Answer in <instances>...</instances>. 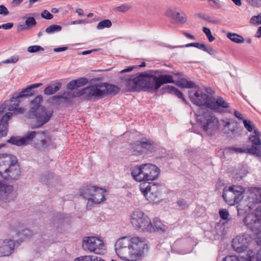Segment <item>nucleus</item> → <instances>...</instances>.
Wrapping results in <instances>:
<instances>
[{
  "label": "nucleus",
  "mask_w": 261,
  "mask_h": 261,
  "mask_svg": "<svg viewBox=\"0 0 261 261\" xmlns=\"http://www.w3.org/2000/svg\"><path fill=\"white\" fill-rule=\"evenodd\" d=\"M243 123L244 127L249 132H251L252 131H254L255 128V125L250 120L244 119L243 120Z\"/></svg>",
  "instance_id": "79ce46f5"
},
{
  "label": "nucleus",
  "mask_w": 261,
  "mask_h": 261,
  "mask_svg": "<svg viewBox=\"0 0 261 261\" xmlns=\"http://www.w3.org/2000/svg\"><path fill=\"white\" fill-rule=\"evenodd\" d=\"M76 82L74 80H72L71 82H70L67 85V88L69 90H70L71 91H73V90L77 88V84Z\"/></svg>",
  "instance_id": "13d9d810"
},
{
  "label": "nucleus",
  "mask_w": 261,
  "mask_h": 261,
  "mask_svg": "<svg viewBox=\"0 0 261 261\" xmlns=\"http://www.w3.org/2000/svg\"><path fill=\"white\" fill-rule=\"evenodd\" d=\"M38 132L30 131L27 132L24 136L22 137L24 145L30 144L33 142L35 144V141L37 137Z\"/></svg>",
  "instance_id": "c85d7f7f"
},
{
  "label": "nucleus",
  "mask_w": 261,
  "mask_h": 261,
  "mask_svg": "<svg viewBox=\"0 0 261 261\" xmlns=\"http://www.w3.org/2000/svg\"><path fill=\"white\" fill-rule=\"evenodd\" d=\"M74 81L76 82V84L78 88L86 85L88 82V79L86 77H81Z\"/></svg>",
  "instance_id": "6e6d98bb"
},
{
  "label": "nucleus",
  "mask_w": 261,
  "mask_h": 261,
  "mask_svg": "<svg viewBox=\"0 0 261 261\" xmlns=\"http://www.w3.org/2000/svg\"><path fill=\"white\" fill-rule=\"evenodd\" d=\"M250 23L253 24H261V13H259L256 16H252L250 19Z\"/></svg>",
  "instance_id": "8fccbe9b"
},
{
  "label": "nucleus",
  "mask_w": 261,
  "mask_h": 261,
  "mask_svg": "<svg viewBox=\"0 0 261 261\" xmlns=\"http://www.w3.org/2000/svg\"><path fill=\"white\" fill-rule=\"evenodd\" d=\"M112 26V22L109 19H105L100 21L97 27V30H101L105 28H110Z\"/></svg>",
  "instance_id": "ea45409f"
},
{
  "label": "nucleus",
  "mask_w": 261,
  "mask_h": 261,
  "mask_svg": "<svg viewBox=\"0 0 261 261\" xmlns=\"http://www.w3.org/2000/svg\"><path fill=\"white\" fill-rule=\"evenodd\" d=\"M13 188L11 186L0 187V199L6 200L9 195L12 192Z\"/></svg>",
  "instance_id": "2f4dec72"
},
{
  "label": "nucleus",
  "mask_w": 261,
  "mask_h": 261,
  "mask_svg": "<svg viewBox=\"0 0 261 261\" xmlns=\"http://www.w3.org/2000/svg\"><path fill=\"white\" fill-rule=\"evenodd\" d=\"M115 247L117 255L125 260L137 259L144 253V251H139L136 248L133 249L132 248H125L120 246Z\"/></svg>",
  "instance_id": "9b49d317"
},
{
  "label": "nucleus",
  "mask_w": 261,
  "mask_h": 261,
  "mask_svg": "<svg viewBox=\"0 0 261 261\" xmlns=\"http://www.w3.org/2000/svg\"><path fill=\"white\" fill-rule=\"evenodd\" d=\"M164 92H168L171 93L175 94L177 97H179V91L173 86L167 85L163 88Z\"/></svg>",
  "instance_id": "a19ab883"
},
{
  "label": "nucleus",
  "mask_w": 261,
  "mask_h": 261,
  "mask_svg": "<svg viewBox=\"0 0 261 261\" xmlns=\"http://www.w3.org/2000/svg\"><path fill=\"white\" fill-rule=\"evenodd\" d=\"M244 189L241 186H232L223 188V198L230 205L238 203L243 198Z\"/></svg>",
  "instance_id": "20e7f679"
},
{
  "label": "nucleus",
  "mask_w": 261,
  "mask_h": 261,
  "mask_svg": "<svg viewBox=\"0 0 261 261\" xmlns=\"http://www.w3.org/2000/svg\"><path fill=\"white\" fill-rule=\"evenodd\" d=\"M161 188L160 185L147 182L141 183L139 187L141 192L150 202L158 201Z\"/></svg>",
  "instance_id": "0eeeda50"
},
{
  "label": "nucleus",
  "mask_w": 261,
  "mask_h": 261,
  "mask_svg": "<svg viewBox=\"0 0 261 261\" xmlns=\"http://www.w3.org/2000/svg\"><path fill=\"white\" fill-rule=\"evenodd\" d=\"M252 241V237L247 233L237 236L232 241V247L239 253L243 252Z\"/></svg>",
  "instance_id": "ddd939ff"
},
{
  "label": "nucleus",
  "mask_w": 261,
  "mask_h": 261,
  "mask_svg": "<svg viewBox=\"0 0 261 261\" xmlns=\"http://www.w3.org/2000/svg\"><path fill=\"white\" fill-rule=\"evenodd\" d=\"M132 8V6L127 4H123L120 6L116 7L114 9L115 12H125Z\"/></svg>",
  "instance_id": "37998d69"
},
{
  "label": "nucleus",
  "mask_w": 261,
  "mask_h": 261,
  "mask_svg": "<svg viewBox=\"0 0 261 261\" xmlns=\"http://www.w3.org/2000/svg\"><path fill=\"white\" fill-rule=\"evenodd\" d=\"M219 214L221 219L227 221L228 220L229 214L227 210L221 209L219 211Z\"/></svg>",
  "instance_id": "603ef678"
},
{
  "label": "nucleus",
  "mask_w": 261,
  "mask_h": 261,
  "mask_svg": "<svg viewBox=\"0 0 261 261\" xmlns=\"http://www.w3.org/2000/svg\"><path fill=\"white\" fill-rule=\"evenodd\" d=\"M42 100V96L41 95H37L34 100L31 101L33 106L31 108H38V107H42L40 105V102Z\"/></svg>",
  "instance_id": "de8ad7c7"
},
{
  "label": "nucleus",
  "mask_w": 261,
  "mask_h": 261,
  "mask_svg": "<svg viewBox=\"0 0 261 261\" xmlns=\"http://www.w3.org/2000/svg\"><path fill=\"white\" fill-rule=\"evenodd\" d=\"M7 143L18 146H24L23 143L22 138L20 137H11V138L7 141Z\"/></svg>",
  "instance_id": "4c0bfd02"
},
{
  "label": "nucleus",
  "mask_w": 261,
  "mask_h": 261,
  "mask_svg": "<svg viewBox=\"0 0 261 261\" xmlns=\"http://www.w3.org/2000/svg\"><path fill=\"white\" fill-rule=\"evenodd\" d=\"M244 222L254 233L261 231V208L257 207L255 212L247 215Z\"/></svg>",
  "instance_id": "1a4fd4ad"
},
{
  "label": "nucleus",
  "mask_w": 261,
  "mask_h": 261,
  "mask_svg": "<svg viewBox=\"0 0 261 261\" xmlns=\"http://www.w3.org/2000/svg\"><path fill=\"white\" fill-rule=\"evenodd\" d=\"M204 51L208 53L210 55L213 56H214L218 53L217 51L215 50L213 48L207 47L206 46L205 47V50H204Z\"/></svg>",
  "instance_id": "e2e57ef3"
},
{
  "label": "nucleus",
  "mask_w": 261,
  "mask_h": 261,
  "mask_svg": "<svg viewBox=\"0 0 261 261\" xmlns=\"http://www.w3.org/2000/svg\"><path fill=\"white\" fill-rule=\"evenodd\" d=\"M210 102L208 105V109L211 110H217L221 108H227L229 107L228 103L221 96L217 97L216 99L214 96H212Z\"/></svg>",
  "instance_id": "393cba45"
},
{
  "label": "nucleus",
  "mask_w": 261,
  "mask_h": 261,
  "mask_svg": "<svg viewBox=\"0 0 261 261\" xmlns=\"http://www.w3.org/2000/svg\"><path fill=\"white\" fill-rule=\"evenodd\" d=\"M202 31L207 37L210 42H213L215 39V38L212 35L209 28L204 27L202 28Z\"/></svg>",
  "instance_id": "3c124183"
},
{
  "label": "nucleus",
  "mask_w": 261,
  "mask_h": 261,
  "mask_svg": "<svg viewBox=\"0 0 261 261\" xmlns=\"http://www.w3.org/2000/svg\"><path fill=\"white\" fill-rule=\"evenodd\" d=\"M12 116L11 112H7L0 119V137L6 136L8 130V120Z\"/></svg>",
  "instance_id": "bb28decb"
},
{
  "label": "nucleus",
  "mask_w": 261,
  "mask_h": 261,
  "mask_svg": "<svg viewBox=\"0 0 261 261\" xmlns=\"http://www.w3.org/2000/svg\"><path fill=\"white\" fill-rule=\"evenodd\" d=\"M130 222L134 228L140 232H152L154 230L150 218L140 211H135L132 214Z\"/></svg>",
  "instance_id": "f03ea898"
},
{
  "label": "nucleus",
  "mask_w": 261,
  "mask_h": 261,
  "mask_svg": "<svg viewBox=\"0 0 261 261\" xmlns=\"http://www.w3.org/2000/svg\"><path fill=\"white\" fill-rule=\"evenodd\" d=\"M177 10V8H170L165 13V15L169 18L172 23H178L179 22V13Z\"/></svg>",
  "instance_id": "cd10ccee"
},
{
  "label": "nucleus",
  "mask_w": 261,
  "mask_h": 261,
  "mask_svg": "<svg viewBox=\"0 0 261 261\" xmlns=\"http://www.w3.org/2000/svg\"><path fill=\"white\" fill-rule=\"evenodd\" d=\"M24 24L29 29L35 27L37 24V22L34 17H29L26 18Z\"/></svg>",
  "instance_id": "c03bdc74"
},
{
  "label": "nucleus",
  "mask_w": 261,
  "mask_h": 261,
  "mask_svg": "<svg viewBox=\"0 0 261 261\" xmlns=\"http://www.w3.org/2000/svg\"><path fill=\"white\" fill-rule=\"evenodd\" d=\"M61 83H56L55 84L50 85L44 90V93L45 95H50L56 93L61 87Z\"/></svg>",
  "instance_id": "473e14b6"
},
{
  "label": "nucleus",
  "mask_w": 261,
  "mask_h": 261,
  "mask_svg": "<svg viewBox=\"0 0 261 261\" xmlns=\"http://www.w3.org/2000/svg\"><path fill=\"white\" fill-rule=\"evenodd\" d=\"M88 89V88L87 87L82 89L75 90L74 91L64 92L63 93L60 94V97L65 100H68L73 97L85 95L87 98H90L89 97V91L87 90Z\"/></svg>",
  "instance_id": "5701e85b"
},
{
  "label": "nucleus",
  "mask_w": 261,
  "mask_h": 261,
  "mask_svg": "<svg viewBox=\"0 0 261 261\" xmlns=\"http://www.w3.org/2000/svg\"><path fill=\"white\" fill-rule=\"evenodd\" d=\"M35 92L32 90L30 87L28 86L25 89H23L19 94H15L13 96L11 97V100L14 101V106H11L9 108V111H13L16 110L17 108L18 107L19 103L20 102V99L21 98H26L33 95Z\"/></svg>",
  "instance_id": "f3484780"
},
{
  "label": "nucleus",
  "mask_w": 261,
  "mask_h": 261,
  "mask_svg": "<svg viewBox=\"0 0 261 261\" xmlns=\"http://www.w3.org/2000/svg\"><path fill=\"white\" fill-rule=\"evenodd\" d=\"M51 143V137L48 133L38 132L35 141L34 147L37 149L43 150L47 148Z\"/></svg>",
  "instance_id": "2eb2a0df"
},
{
  "label": "nucleus",
  "mask_w": 261,
  "mask_h": 261,
  "mask_svg": "<svg viewBox=\"0 0 261 261\" xmlns=\"http://www.w3.org/2000/svg\"><path fill=\"white\" fill-rule=\"evenodd\" d=\"M97 187L89 186L82 189L81 195L83 197L88 200L90 197H92L93 194L94 193Z\"/></svg>",
  "instance_id": "72a5a7b5"
},
{
  "label": "nucleus",
  "mask_w": 261,
  "mask_h": 261,
  "mask_svg": "<svg viewBox=\"0 0 261 261\" xmlns=\"http://www.w3.org/2000/svg\"><path fill=\"white\" fill-rule=\"evenodd\" d=\"M203 130L212 135L219 128V122L217 118L209 111L204 112L201 116L198 117Z\"/></svg>",
  "instance_id": "39448f33"
},
{
  "label": "nucleus",
  "mask_w": 261,
  "mask_h": 261,
  "mask_svg": "<svg viewBox=\"0 0 261 261\" xmlns=\"http://www.w3.org/2000/svg\"><path fill=\"white\" fill-rule=\"evenodd\" d=\"M195 47L202 49L203 51L205 50L206 46L204 44L200 43L198 42H195Z\"/></svg>",
  "instance_id": "774afa93"
},
{
  "label": "nucleus",
  "mask_w": 261,
  "mask_h": 261,
  "mask_svg": "<svg viewBox=\"0 0 261 261\" xmlns=\"http://www.w3.org/2000/svg\"><path fill=\"white\" fill-rule=\"evenodd\" d=\"M14 242L10 239L0 240V256H9L13 252Z\"/></svg>",
  "instance_id": "aec40b11"
},
{
  "label": "nucleus",
  "mask_w": 261,
  "mask_h": 261,
  "mask_svg": "<svg viewBox=\"0 0 261 261\" xmlns=\"http://www.w3.org/2000/svg\"><path fill=\"white\" fill-rule=\"evenodd\" d=\"M252 7L259 8L261 7V0H245Z\"/></svg>",
  "instance_id": "5fc2aeb1"
},
{
  "label": "nucleus",
  "mask_w": 261,
  "mask_h": 261,
  "mask_svg": "<svg viewBox=\"0 0 261 261\" xmlns=\"http://www.w3.org/2000/svg\"><path fill=\"white\" fill-rule=\"evenodd\" d=\"M115 246L136 248L139 251H144L145 247H147V243L145 239L143 238L134 237L130 238L124 237L117 241Z\"/></svg>",
  "instance_id": "423d86ee"
},
{
  "label": "nucleus",
  "mask_w": 261,
  "mask_h": 261,
  "mask_svg": "<svg viewBox=\"0 0 261 261\" xmlns=\"http://www.w3.org/2000/svg\"><path fill=\"white\" fill-rule=\"evenodd\" d=\"M156 149L155 143L152 140L147 138L141 139L135 142L133 145L134 151L139 154H142L144 152L152 153L155 151Z\"/></svg>",
  "instance_id": "f8f14e48"
},
{
  "label": "nucleus",
  "mask_w": 261,
  "mask_h": 261,
  "mask_svg": "<svg viewBox=\"0 0 261 261\" xmlns=\"http://www.w3.org/2000/svg\"><path fill=\"white\" fill-rule=\"evenodd\" d=\"M146 164H143L140 166L134 167L131 171V174L133 178L139 182L146 181Z\"/></svg>",
  "instance_id": "412c9836"
},
{
  "label": "nucleus",
  "mask_w": 261,
  "mask_h": 261,
  "mask_svg": "<svg viewBox=\"0 0 261 261\" xmlns=\"http://www.w3.org/2000/svg\"><path fill=\"white\" fill-rule=\"evenodd\" d=\"M106 191L102 188L97 187L94 193L93 194L92 197L89 199L88 204L95 203L98 204L105 199Z\"/></svg>",
  "instance_id": "a878e982"
},
{
  "label": "nucleus",
  "mask_w": 261,
  "mask_h": 261,
  "mask_svg": "<svg viewBox=\"0 0 261 261\" xmlns=\"http://www.w3.org/2000/svg\"><path fill=\"white\" fill-rule=\"evenodd\" d=\"M11 165L7 171L4 172V174H3L2 177L7 180L16 179L20 174V169L17 164V162L12 163Z\"/></svg>",
  "instance_id": "4be33fe9"
},
{
  "label": "nucleus",
  "mask_w": 261,
  "mask_h": 261,
  "mask_svg": "<svg viewBox=\"0 0 261 261\" xmlns=\"http://www.w3.org/2000/svg\"><path fill=\"white\" fill-rule=\"evenodd\" d=\"M90 255L82 256L74 259V261H92Z\"/></svg>",
  "instance_id": "052dcab7"
},
{
  "label": "nucleus",
  "mask_w": 261,
  "mask_h": 261,
  "mask_svg": "<svg viewBox=\"0 0 261 261\" xmlns=\"http://www.w3.org/2000/svg\"><path fill=\"white\" fill-rule=\"evenodd\" d=\"M53 111L47 110L43 107L31 108L28 115L31 119H35L36 122L32 127L39 128L46 123L53 115Z\"/></svg>",
  "instance_id": "7ed1b4c3"
},
{
  "label": "nucleus",
  "mask_w": 261,
  "mask_h": 261,
  "mask_svg": "<svg viewBox=\"0 0 261 261\" xmlns=\"http://www.w3.org/2000/svg\"><path fill=\"white\" fill-rule=\"evenodd\" d=\"M152 227L154 229L152 232L155 231L164 232L166 229V226L163 224L158 218H155L153 220V223H152Z\"/></svg>",
  "instance_id": "f704fd0d"
},
{
  "label": "nucleus",
  "mask_w": 261,
  "mask_h": 261,
  "mask_svg": "<svg viewBox=\"0 0 261 261\" xmlns=\"http://www.w3.org/2000/svg\"><path fill=\"white\" fill-rule=\"evenodd\" d=\"M40 182H43L47 185H53L56 182L54 175L51 173H46L40 175L39 177Z\"/></svg>",
  "instance_id": "7c9ffc66"
},
{
  "label": "nucleus",
  "mask_w": 261,
  "mask_h": 261,
  "mask_svg": "<svg viewBox=\"0 0 261 261\" xmlns=\"http://www.w3.org/2000/svg\"><path fill=\"white\" fill-rule=\"evenodd\" d=\"M222 261H241V260L236 256L231 255L225 257Z\"/></svg>",
  "instance_id": "bf43d9fd"
},
{
  "label": "nucleus",
  "mask_w": 261,
  "mask_h": 261,
  "mask_svg": "<svg viewBox=\"0 0 261 261\" xmlns=\"http://www.w3.org/2000/svg\"><path fill=\"white\" fill-rule=\"evenodd\" d=\"M41 16L42 18L48 20L51 19L54 17L53 15L46 10H44L41 12Z\"/></svg>",
  "instance_id": "4d7b16f0"
},
{
  "label": "nucleus",
  "mask_w": 261,
  "mask_h": 261,
  "mask_svg": "<svg viewBox=\"0 0 261 261\" xmlns=\"http://www.w3.org/2000/svg\"><path fill=\"white\" fill-rule=\"evenodd\" d=\"M189 203L185 200H180V209L185 210L188 208Z\"/></svg>",
  "instance_id": "0e129e2a"
},
{
  "label": "nucleus",
  "mask_w": 261,
  "mask_h": 261,
  "mask_svg": "<svg viewBox=\"0 0 261 261\" xmlns=\"http://www.w3.org/2000/svg\"><path fill=\"white\" fill-rule=\"evenodd\" d=\"M12 102L10 98L9 100H6L4 103L0 106V114L3 113L7 108L8 109L10 107L14 106V103L13 105L11 104Z\"/></svg>",
  "instance_id": "09e8293b"
},
{
  "label": "nucleus",
  "mask_w": 261,
  "mask_h": 261,
  "mask_svg": "<svg viewBox=\"0 0 261 261\" xmlns=\"http://www.w3.org/2000/svg\"><path fill=\"white\" fill-rule=\"evenodd\" d=\"M196 87V85L193 82L180 77V88H194Z\"/></svg>",
  "instance_id": "e433bc0d"
},
{
  "label": "nucleus",
  "mask_w": 261,
  "mask_h": 261,
  "mask_svg": "<svg viewBox=\"0 0 261 261\" xmlns=\"http://www.w3.org/2000/svg\"><path fill=\"white\" fill-rule=\"evenodd\" d=\"M62 30V27L57 24H52L45 29V32L47 34H52L58 32Z\"/></svg>",
  "instance_id": "58836bf2"
},
{
  "label": "nucleus",
  "mask_w": 261,
  "mask_h": 261,
  "mask_svg": "<svg viewBox=\"0 0 261 261\" xmlns=\"http://www.w3.org/2000/svg\"><path fill=\"white\" fill-rule=\"evenodd\" d=\"M205 92L208 94V96H214L215 91L211 88L208 87H205L204 88Z\"/></svg>",
  "instance_id": "69168bd1"
},
{
  "label": "nucleus",
  "mask_w": 261,
  "mask_h": 261,
  "mask_svg": "<svg viewBox=\"0 0 261 261\" xmlns=\"http://www.w3.org/2000/svg\"><path fill=\"white\" fill-rule=\"evenodd\" d=\"M226 36L231 41L236 43L240 44L243 43L244 41L243 37L236 33H228Z\"/></svg>",
  "instance_id": "c9c22d12"
},
{
  "label": "nucleus",
  "mask_w": 261,
  "mask_h": 261,
  "mask_svg": "<svg viewBox=\"0 0 261 261\" xmlns=\"http://www.w3.org/2000/svg\"><path fill=\"white\" fill-rule=\"evenodd\" d=\"M16 157L8 154H0V175L2 177L12 163H16Z\"/></svg>",
  "instance_id": "a211bd4d"
},
{
  "label": "nucleus",
  "mask_w": 261,
  "mask_h": 261,
  "mask_svg": "<svg viewBox=\"0 0 261 261\" xmlns=\"http://www.w3.org/2000/svg\"><path fill=\"white\" fill-rule=\"evenodd\" d=\"M161 72L159 70H150L148 72H142L141 77V87L146 89L149 92H155L160 88L157 87V78L154 74H159Z\"/></svg>",
  "instance_id": "6e6552de"
},
{
  "label": "nucleus",
  "mask_w": 261,
  "mask_h": 261,
  "mask_svg": "<svg viewBox=\"0 0 261 261\" xmlns=\"http://www.w3.org/2000/svg\"><path fill=\"white\" fill-rule=\"evenodd\" d=\"M28 51L30 53H35L44 51V48L39 45H32L28 47Z\"/></svg>",
  "instance_id": "a18cd8bd"
},
{
  "label": "nucleus",
  "mask_w": 261,
  "mask_h": 261,
  "mask_svg": "<svg viewBox=\"0 0 261 261\" xmlns=\"http://www.w3.org/2000/svg\"><path fill=\"white\" fill-rule=\"evenodd\" d=\"M189 96L193 103L208 109V105L212 96L208 95L200 90L189 91Z\"/></svg>",
  "instance_id": "9d476101"
},
{
  "label": "nucleus",
  "mask_w": 261,
  "mask_h": 261,
  "mask_svg": "<svg viewBox=\"0 0 261 261\" xmlns=\"http://www.w3.org/2000/svg\"><path fill=\"white\" fill-rule=\"evenodd\" d=\"M103 247V242L94 237H86L83 241V247L85 250L93 251L96 253H98V251L102 249Z\"/></svg>",
  "instance_id": "4468645a"
},
{
  "label": "nucleus",
  "mask_w": 261,
  "mask_h": 261,
  "mask_svg": "<svg viewBox=\"0 0 261 261\" xmlns=\"http://www.w3.org/2000/svg\"><path fill=\"white\" fill-rule=\"evenodd\" d=\"M254 135L249 137V141L252 146L247 149L248 152L253 154L258 155L260 152L261 141L259 139V133L257 129H254Z\"/></svg>",
  "instance_id": "dca6fc26"
},
{
  "label": "nucleus",
  "mask_w": 261,
  "mask_h": 261,
  "mask_svg": "<svg viewBox=\"0 0 261 261\" xmlns=\"http://www.w3.org/2000/svg\"><path fill=\"white\" fill-rule=\"evenodd\" d=\"M19 60V56L15 55L11 57L9 59H6L2 61V63L4 64H9V63H15Z\"/></svg>",
  "instance_id": "864d4df0"
},
{
  "label": "nucleus",
  "mask_w": 261,
  "mask_h": 261,
  "mask_svg": "<svg viewBox=\"0 0 261 261\" xmlns=\"http://www.w3.org/2000/svg\"><path fill=\"white\" fill-rule=\"evenodd\" d=\"M142 77L141 73L138 76L131 75L124 79L125 82L126 90L129 91H136L141 88Z\"/></svg>",
  "instance_id": "6ab92c4d"
},
{
  "label": "nucleus",
  "mask_w": 261,
  "mask_h": 261,
  "mask_svg": "<svg viewBox=\"0 0 261 261\" xmlns=\"http://www.w3.org/2000/svg\"><path fill=\"white\" fill-rule=\"evenodd\" d=\"M1 28L5 30H8L11 29L13 26V23L12 22H8L5 24H2Z\"/></svg>",
  "instance_id": "338daca9"
},
{
  "label": "nucleus",
  "mask_w": 261,
  "mask_h": 261,
  "mask_svg": "<svg viewBox=\"0 0 261 261\" xmlns=\"http://www.w3.org/2000/svg\"><path fill=\"white\" fill-rule=\"evenodd\" d=\"M9 14L7 8L4 5H0V15L7 16Z\"/></svg>",
  "instance_id": "680f3d73"
},
{
  "label": "nucleus",
  "mask_w": 261,
  "mask_h": 261,
  "mask_svg": "<svg viewBox=\"0 0 261 261\" xmlns=\"http://www.w3.org/2000/svg\"><path fill=\"white\" fill-rule=\"evenodd\" d=\"M224 151L226 152L233 153V152H245V150L243 148L234 147H229L224 149Z\"/></svg>",
  "instance_id": "49530a36"
},
{
  "label": "nucleus",
  "mask_w": 261,
  "mask_h": 261,
  "mask_svg": "<svg viewBox=\"0 0 261 261\" xmlns=\"http://www.w3.org/2000/svg\"><path fill=\"white\" fill-rule=\"evenodd\" d=\"M89 97L101 98L108 94L115 95L120 90V88L114 85L107 83H99L88 87Z\"/></svg>",
  "instance_id": "f257e3e1"
},
{
  "label": "nucleus",
  "mask_w": 261,
  "mask_h": 261,
  "mask_svg": "<svg viewBox=\"0 0 261 261\" xmlns=\"http://www.w3.org/2000/svg\"><path fill=\"white\" fill-rule=\"evenodd\" d=\"M156 87L160 88L163 85L174 83L173 76L169 74H162L157 76Z\"/></svg>",
  "instance_id": "c756f323"
},
{
  "label": "nucleus",
  "mask_w": 261,
  "mask_h": 261,
  "mask_svg": "<svg viewBox=\"0 0 261 261\" xmlns=\"http://www.w3.org/2000/svg\"><path fill=\"white\" fill-rule=\"evenodd\" d=\"M146 167V181L153 180L159 176L160 169L159 167L152 164L147 163Z\"/></svg>",
  "instance_id": "b1692460"
}]
</instances>
